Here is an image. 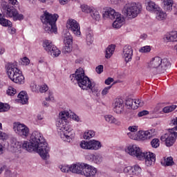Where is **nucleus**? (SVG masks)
Returning <instances> with one entry per match:
<instances>
[{
	"instance_id": "f257e3e1",
	"label": "nucleus",
	"mask_w": 177,
	"mask_h": 177,
	"mask_svg": "<svg viewBox=\"0 0 177 177\" xmlns=\"http://www.w3.org/2000/svg\"><path fill=\"white\" fill-rule=\"evenodd\" d=\"M18 145L29 153L37 151L43 160H46L49 157L50 149L48 147V143L45 141L44 136L39 131H34L32 133L30 142L24 141L23 143L18 142Z\"/></svg>"
},
{
	"instance_id": "f03ea898",
	"label": "nucleus",
	"mask_w": 177,
	"mask_h": 177,
	"mask_svg": "<svg viewBox=\"0 0 177 177\" xmlns=\"http://www.w3.org/2000/svg\"><path fill=\"white\" fill-rule=\"evenodd\" d=\"M70 117L68 111H62L59 113V118L56 122V126L58 132L60 133L62 139L66 142H71L74 139V130L67 124L66 120Z\"/></svg>"
},
{
	"instance_id": "7ed1b4c3",
	"label": "nucleus",
	"mask_w": 177,
	"mask_h": 177,
	"mask_svg": "<svg viewBox=\"0 0 177 177\" xmlns=\"http://www.w3.org/2000/svg\"><path fill=\"white\" fill-rule=\"evenodd\" d=\"M127 153L138 160H145L147 167H151L156 162V154L151 152H142L140 148L136 145H130L127 147Z\"/></svg>"
},
{
	"instance_id": "20e7f679",
	"label": "nucleus",
	"mask_w": 177,
	"mask_h": 177,
	"mask_svg": "<svg viewBox=\"0 0 177 177\" xmlns=\"http://www.w3.org/2000/svg\"><path fill=\"white\" fill-rule=\"evenodd\" d=\"M59 19V15L50 14L48 11H44V14L40 17V20L44 24V30L48 34H56L57 32V27L56 22Z\"/></svg>"
},
{
	"instance_id": "39448f33",
	"label": "nucleus",
	"mask_w": 177,
	"mask_h": 177,
	"mask_svg": "<svg viewBox=\"0 0 177 177\" xmlns=\"http://www.w3.org/2000/svg\"><path fill=\"white\" fill-rule=\"evenodd\" d=\"M149 67L156 70L155 74H162L171 68V61L168 58H161V57L156 56L151 59Z\"/></svg>"
},
{
	"instance_id": "423d86ee",
	"label": "nucleus",
	"mask_w": 177,
	"mask_h": 177,
	"mask_svg": "<svg viewBox=\"0 0 177 177\" xmlns=\"http://www.w3.org/2000/svg\"><path fill=\"white\" fill-rule=\"evenodd\" d=\"M6 71L8 77L11 81L21 85L24 84V76L21 73V71L17 68V64L15 62H8L6 64Z\"/></svg>"
},
{
	"instance_id": "0eeeda50",
	"label": "nucleus",
	"mask_w": 177,
	"mask_h": 177,
	"mask_svg": "<svg viewBox=\"0 0 177 177\" xmlns=\"http://www.w3.org/2000/svg\"><path fill=\"white\" fill-rule=\"evenodd\" d=\"M71 81L73 84H77L83 91H88L89 83L91 82L88 76L85 75V71L82 68L76 70L75 73L70 75Z\"/></svg>"
},
{
	"instance_id": "6e6552de",
	"label": "nucleus",
	"mask_w": 177,
	"mask_h": 177,
	"mask_svg": "<svg viewBox=\"0 0 177 177\" xmlns=\"http://www.w3.org/2000/svg\"><path fill=\"white\" fill-rule=\"evenodd\" d=\"M124 15L129 17V19H135L140 12H142V6L132 3L128 6L124 10Z\"/></svg>"
},
{
	"instance_id": "1a4fd4ad",
	"label": "nucleus",
	"mask_w": 177,
	"mask_h": 177,
	"mask_svg": "<svg viewBox=\"0 0 177 177\" xmlns=\"http://www.w3.org/2000/svg\"><path fill=\"white\" fill-rule=\"evenodd\" d=\"M43 48L49 55L54 57H57L62 53V51L49 40H44L43 41Z\"/></svg>"
},
{
	"instance_id": "9d476101",
	"label": "nucleus",
	"mask_w": 177,
	"mask_h": 177,
	"mask_svg": "<svg viewBox=\"0 0 177 177\" xmlns=\"http://www.w3.org/2000/svg\"><path fill=\"white\" fill-rule=\"evenodd\" d=\"M80 146L84 150H99L102 147V144L96 140H91L88 142L83 140Z\"/></svg>"
},
{
	"instance_id": "9b49d317",
	"label": "nucleus",
	"mask_w": 177,
	"mask_h": 177,
	"mask_svg": "<svg viewBox=\"0 0 177 177\" xmlns=\"http://www.w3.org/2000/svg\"><path fill=\"white\" fill-rule=\"evenodd\" d=\"M66 27L69 31H71L76 37H81V26L75 19H68L66 23Z\"/></svg>"
},
{
	"instance_id": "f8f14e48",
	"label": "nucleus",
	"mask_w": 177,
	"mask_h": 177,
	"mask_svg": "<svg viewBox=\"0 0 177 177\" xmlns=\"http://www.w3.org/2000/svg\"><path fill=\"white\" fill-rule=\"evenodd\" d=\"M13 129L15 133H17L22 138H27L30 135V129L20 122L14 123Z\"/></svg>"
},
{
	"instance_id": "ddd939ff",
	"label": "nucleus",
	"mask_w": 177,
	"mask_h": 177,
	"mask_svg": "<svg viewBox=\"0 0 177 177\" xmlns=\"http://www.w3.org/2000/svg\"><path fill=\"white\" fill-rule=\"evenodd\" d=\"M156 135V129H152L148 131H139L137 133V140H146L153 138Z\"/></svg>"
},
{
	"instance_id": "4468645a",
	"label": "nucleus",
	"mask_w": 177,
	"mask_h": 177,
	"mask_svg": "<svg viewBox=\"0 0 177 177\" xmlns=\"http://www.w3.org/2000/svg\"><path fill=\"white\" fill-rule=\"evenodd\" d=\"M104 10V12L103 13L104 19H111V20H114L118 16L121 15L119 12H115V10L107 7Z\"/></svg>"
},
{
	"instance_id": "2eb2a0df",
	"label": "nucleus",
	"mask_w": 177,
	"mask_h": 177,
	"mask_svg": "<svg viewBox=\"0 0 177 177\" xmlns=\"http://www.w3.org/2000/svg\"><path fill=\"white\" fill-rule=\"evenodd\" d=\"M2 9L3 13H5L6 17H10L15 16V13L17 12V9L15 6H11L10 4H3Z\"/></svg>"
},
{
	"instance_id": "dca6fc26",
	"label": "nucleus",
	"mask_w": 177,
	"mask_h": 177,
	"mask_svg": "<svg viewBox=\"0 0 177 177\" xmlns=\"http://www.w3.org/2000/svg\"><path fill=\"white\" fill-rule=\"evenodd\" d=\"M175 139H176V138L171 132H169V134L166 133L164 136H162L160 138V140H162V142H165V145L167 147H171V146H174V143H175Z\"/></svg>"
},
{
	"instance_id": "f3484780",
	"label": "nucleus",
	"mask_w": 177,
	"mask_h": 177,
	"mask_svg": "<svg viewBox=\"0 0 177 177\" xmlns=\"http://www.w3.org/2000/svg\"><path fill=\"white\" fill-rule=\"evenodd\" d=\"M122 56L126 63H129V62L132 60V56H133V50L131 46H125L123 48Z\"/></svg>"
},
{
	"instance_id": "a211bd4d",
	"label": "nucleus",
	"mask_w": 177,
	"mask_h": 177,
	"mask_svg": "<svg viewBox=\"0 0 177 177\" xmlns=\"http://www.w3.org/2000/svg\"><path fill=\"white\" fill-rule=\"evenodd\" d=\"M97 172V169L96 168L88 164L86 165V169H84V176L95 177L96 176Z\"/></svg>"
},
{
	"instance_id": "6ab92c4d",
	"label": "nucleus",
	"mask_w": 177,
	"mask_h": 177,
	"mask_svg": "<svg viewBox=\"0 0 177 177\" xmlns=\"http://www.w3.org/2000/svg\"><path fill=\"white\" fill-rule=\"evenodd\" d=\"M163 39L165 42H177V32L172 31L165 35Z\"/></svg>"
},
{
	"instance_id": "aec40b11",
	"label": "nucleus",
	"mask_w": 177,
	"mask_h": 177,
	"mask_svg": "<svg viewBox=\"0 0 177 177\" xmlns=\"http://www.w3.org/2000/svg\"><path fill=\"white\" fill-rule=\"evenodd\" d=\"M123 107L124 104H122V100L120 99L116 100L113 106L114 113H116V114H121Z\"/></svg>"
},
{
	"instance_id": "412c9836",
	"label": "nucleus",
	"mask_w": 177,
	"mask_h": 177,
	"mask_svg": "<svg viewBox=\"0 0 177 177\" xmlns=\"http://www.w3.org/2000/svg\"><path fill=\"white\" fill-rule=\"evenodd\" d=\"M17 97L19 98V103L22 104H27L28 102V96L27 95V93L24 91H21Z\"/></svg>"
},
{
	"instance_id": "4be33fe9",
	"label": "nucleus",
	"mask_w": 177,
	"mask_h": 177,
	"mask_svg": "<svg viewBox=\"0 0 177 177\" xmlns=\"http://www.w3.org/2000/svg\"><path fill=\"white\" fill-rule=\"evenodd\" d=\"M146 8L147 10H149V12H157L160 9L158 6H157L156 3L151 1H147Z\"/></svg>"
},
{
	"instance_id": "5701e85b",
	"label": "nucleus",
	"mask_w": 177,
	"mask_h": 177,
	"mask_svg": "<svg viewBox=\"0 0 177 177\" xmlns=\"http://www.w3.org/2000/svg\"><path fill=\"white\" fill-rule=\"evenodd\" d=\"M115 21L113 23V28H121L122 24H124V18L121 17V15L115 18Z\"/></svg>"
},
{
	"instance_id": "b1692460",
	"label": "nucleus",
	"mask_w": 177,
	"mask_h": 177,
	"mask_svg": "<svg viewBox=\"0 0 177 177\" xmlns=\"http://www.w3.org/2000/svg\"><path fill=\"white\" fill-rule=\"evenodd\" d=\"M163 4V9L171 12L172 10V5H174V0H162Z\"/></svg>"
},
{
	"instance_id": "393cba45",
	"label": "nucleus",
	"mask_w": 177,
	"mask_h": 177,
	"mask_svg": "<svg viewBox=\"0 0 177 177\" xmlns=\"http://www.w3.org/2000/svg\"><path fill=\"white\" fill-rule=\"evenodd\" d=\"M161 164L163 167H172V165H175V162H174V158L169 156L164 158V161H162Z\"/></svg>"
},
{
	"instance_id": "a878e982",
	"label": "nucleus",
	"mask_w": 177,
	"mask_h": 177,
	"mask_svg": "<svg viewBox=\"0 0 177 177\" xmlns=\"http://www.w3.org/2000/svg\"><path fill=\"white\" fill-rule=\"evenodd\" d=\"M89 89H91V91L92 93H93V95H96V96H99V95H100L99 88L97 87V86H96V84L95 82H91L89 83L88 90H89Z\"/></svg>"
},
{
	"instance_id": "bb28decb",
	"label": "nucleus",
	"mask_w": 177,
	"mask_h": 177,
	"mask_svg": "<svg viewBox=\"0 0 177 177\" xmlns=\"http://www.w3.org/2000/svg\"><path fill=\"white\" fill-rule=\"evenodd\" d=\"M114 50H115V45H110L106 49V55L105 57L106 59H110L111 56H113V53H114Z\"/></svg>"
},
{
	"instance_id": "cd10ccee",
	"label": "nucleus",
	"mask_w": 177,
	"mask_h": 177,
	"mask_svg": "<svg viewBox=\"0 0 177 177\" xmlns=\"http://www.w3.org/2000/svg\"><path fill=\"white\" fill-rule=\"evenodd\" d=\"M86 42L88 46L93 44V33L92 32L89 31L86 33Z\"/></svg>"
},
{
	"instance_id": "c85d7f7f",
	"label": "nucleus",
	"mask_w": 177,
	"mask_h": 177,
	"mask_svg": "<svg viewBox=\"0 0 177 177\" xmlns=\"http://www.w3.org/2000/svg\"><path fill=\"white\" fill-rule=\"evenodd\" d=\"M156 12H156L157 20L162 21V20H165V19H167V13H165L162 10H158Z\"/></svg>"
},
{
	"instance_id": "c756f323",
	"label": "nucleus",
	"mask_w": 177,
	"mask_h": 177,
	"mask_svg": "<svg viewBox=\"0 0 177 177\" xmlns=\"http://www.w3.org/2000/svg\"><path fill=\"white\" fill-rule=\"evenodd\" d=\"M91 16L94 19L96 20V21H99L100 20V14L99 13V11L96 10H91Z\"/></svg>"
},
{
	"instance_id": "7c9ffc66",
	"label": "nucleus",
	"mask_w": 177,
	"mask_h": 177,
	"mask_svg": "<svg viewBox=\"0 0 177 177\" xmlns=\"http://www.w3.org/2000/svg\"><path fill=\"white\" fill-rule=\"evenodd\" d=\"M0 24L3 27H12V22L5 18H0Z\"/></svg>"
},
{
	"instance_id": "2f4dec72",
	"label": "nucleus",
	"mask_w": 177,
	"mask_h": 177,
	"mask_svg": "<svg viewBox=\"0 0 177 177\" xmlns=\"http://www.w3.org/2000/svg\"><path fill=\"white\" fill-rule=\"evenodd\" d=\"M13 21H21V20H24V15H23V14H20L19 13V11H17L15 12V15H14V16L12 17Z\"/></svg>"
},
{
	"instance_id": "473e14b6",
	"label": "nucleus",
	"mask_w": 177,
	"mask_h": 177,
	"mask_svg": "<svg viewBox=\"0 0 177 177\" xmlns=\"http://www.w3.org/2000/svg\"><path fill=\"white\" fill-rule=\"evenodd\" d=\"M104 119L106 122H109V124H115V122H117V119H115V118L111 115H105Z\"/></svg>"
},
{
	"instance_id": "72a5a7b5",
	"label": "nucleus",
	"mask_w": 177,
	"mask_h": 177,
	"mask_svg": "<svg viewBox=\"0 0 177 177\" xmlns=\"http://www.w3.org/2000/svg\"><path fill=\"white\" fill-rule=\"evenodd\" d=\"M86 167V163H78V171H80V173H77V174L84 175Z\"/></svg>"
},
{
	"instance_id": "f704fd0d",
	"label": "nucleus",
	"mask_w": 177,
	"mask_h": 177,
	"mask_svg": "<svg viewBox=\"0 0 177 177\" xmlns=\"http://www.w3.org/2000/svg\"><path fill=\"white\" fill-rule=\"evenodd\" d=\"M176 105H169L167 106H165L162 109V111L163 113H172V111H174V110H175V109H176Z\"/></svg>"
},
{
	"instance_id": "c9c22d12",
	"label": "nucleus",
	"mask_w": 177,
	"mask_h": 177,
	"mask_svg": "<svg viewBox=\"0 0 177 177\" xmlns=\"http://www.w3.org/2000/svg\"><path fill=\"white\" fill-rule=\"evenodd\" d=\"M93 136H95V131L90 130L84 133L83 138L84 139L88 140V139H91V138H93Z\"/></svg>"
},
{
	"instance_id": "e433bc0d",
	"label": "nucleus",
	"mask_w": 177,
	"mask_h": 177,
	"mask_svg": "<svg viewBox=\"0 0 177 177\" xmlns=\"http://www.w3.org/2000/svg\"><path fill=\"white\" fill-rule=\"evenodd\" d=\"M9 109H10L9 104L0 102V113L8 111Z\"/></svg>"
},
{
	"instance_id": "4c0bfd02",
	"label": "nucleus",
	"mask_w": 177,
	"mask_h": 177,
	"mask_svg": "<svg viewBox=\"0 0 177 177\" xmlns=\"http://www.w3.org/2000/svg\"><path fill=\"white\" fill-rule=\"evenodd\" d=\"M133 175H139L142 172V168L138 165L132 167Z\"/></svg>"
},
{
	"instance_id": "58836bf2",
	"label": "nucleus",
	"mask_w": 177,
	"mask_h": 177,
	"mask_svg": "<svg viewBox=\"0 0 177 177\" xmlns=\"http://www.w3.org/2000/svg\"><path fill=\"white\" fill-rule=\"evenodd\" d=\"M151 145L153 149H157L158 147H160V140L158 138L153 139L151 141Z\"/></svg>"
},
{
	"instance_id": "ea45409f",
	"label": "nucleus",
	"mask_w": 177,
	"mask_h": 177,
	"mask_svg": "<svg viewBox=\"0 0 177 177\" xmlns=\"http://www.w3.org/2000/svg\"><path fill=\"white\" fill-rule=\"evenodd\" d=\"M78 163L77 164H73L71 166H70V171L71 172H73V174H78L80 173V170H78Z\"/></svg>"
},
{
	"instance_id": "a19ab883",
	"label": "nucleus",
	"mask_w": 177,
	"mask_h": 177,
	"mask_svg": "<svg viewBox=\"0 0 177 177\" xmlns=\"http://www.w3.org/2000/svg\"><path fill=\"white\" fill-rule=\"evenodd\" d=\"M82 12L84 13H91L92 12V9L88 5L83 4L81 6Z\"/></svg>"
},
{
	"instance_id": "79ce46f5",
	"label": "nucleus",
	"mask_w": 177,
	"mask_h": 177,
	"mask_svg": "<svg viewBox=\"0 0 177 177\" xmlns=\"http://www.w3.org/2000/svg\"><path fill=\"white\" fill-rule=\"evenodd\" d=\"M133 109H136L138 107H142L143 106V102L140 100H133Z\"/></svg>"
},
{
	"instance_id": "37998d69",
	"label": "nucleus",
	"mask_w": 177,
	"mask_h": 177,
	"mask_svg": "<svg viewBox=\"0 0 177 177\" xmlns=\"http://www.w3.org/2000/svg\"><path fill=\"white\" fill-rule=\"evenodd\" d=\"M73 50V46H66L62 48V53H64V55H66V53H71Z\"/></svg>"
},
{
	"instance_id": "c03bdc74",
	"label": "nucleus",
	"mask_w": 177,
	"mask_h": 177,
	"mask_svg": "<svg viewBox=\"0 0 177 177\" xmlns=\"http://www.w3.org/2000/svg\"><path fill=\"white\" fill-rule=\"evenodd\" d=\"M2 129V123H0V140H6L8 139V134L6 133L2 132L1 130Z\"/></svg>"
},
{
	"instance_id": "a18cd8bd",
	"label": "nucleus",
	"mask_w": 177,
	"mask_h": 177,
	"mask_svg": "<svg viewBox=\"0 0 177 177\" xmlns=\"http://www.w3.org/2000/svg\"><path fill=\"white\" fill-rule=\"evenodd\" d=\"M16 93H17L16 90L15 89V88L12 86H10L7 90V95H8L9 96H13L16 95Z\"/></svg>"
},
{
	"instance_id": "49530a36",
	"label": "nucleus",
	"mask_w": 177,
	"mask_h": 177,
	"mask_svg": "<svg viewBox=\"0 0 177 177\" xmlns=\"http://www.w3.org/2000/svg\"><path fill=\"white\" fill-rule=\"evenodd\" d=\"M151 50V48H150V46H145L142 47L139 52H140L141 53H147L149 52H150Z\"/></svg>"
},
{
	"instance_id": "de8ad7c7",
	"label": "nucleus",
	"mask_w": 177,
	"mask_h": 177,
	"mask_svg": "<svg viewBox=\"0 0 177 177\" xmlns=\"http://www.w3.org/2000/svg\"><path fill=\"white\" fill-rule=\"evenodd\" d=\"M132 167L128 166L124 169V173L128 174L129 175H133V171Z\"/></svg>"
},
{
	"instance_id": "09e8293b",
	"label": "nucleus",
	"mask_w": 177,
	"mask_h": 177,
	"mask_svg": "<svg viewBox=\"0 0 177 177\" xmlns=\"http://www.w3.org/2000/svg\"><path fill=\"white\" fill-rule=\"evenodd\" d=\"M126 106L131 107V109H133V107H135L133 104V100L131 98L127 99L126 100Z\"/></svg>"
},
{
	"instance_id": "8fccbe9b",
	"label": "nucleus",
	"mask_w": 177,
	"mask_h": 177,
	"mask_svg": "<svg viewBox=\"0 0 177 177\" xmlns=\"http://www.w3.org/2000/svg\"><path fill=\"white\" fill-rule=\"evenodd\" d=\"M102 161V156H100V155H94L93 162H95V164H100Z\"/></svg>"
},
{
	"instance_id": "3c124183",
	"label": "nucleus",
	"mask_w": 177,
	"mask_h": 177,
	"mask_svg": "<svg viewBox=\"0 0 177 177\" xmlns=\"http://www.w3.org/2000/svg\"><path fill=\"white\" fill-rule=\"evenodd\" d=\"M127 136L133 140H138V133L136 134L135 133L129 132L127 133Z\"/></svg>"
},
{
	"instance_id": "603ef678",
	"label": "nucleus",
	"mask_w": 177,
	"mask_h": 177,
	"mask_svg": "<svg viewBox=\"0 0 177 177\" xmlns=\"http://www.w3.org/2000/svg\"><path fill=\"white\" fill-rule=\"evenodd\" d=\"M65 45L68 46H73V38L71 37H66L64 40Z\"/></svg>"
},
{
	"instance_id": "864d4df0",
	"label": "nucleus",
	"mask_w": 177,
	"mask_h": 177,
	"mask_svg": "<svg viewBox=\"0 0 177 177\" xmlns=\"http://www.w3.org/2000/svg\"><path fill=\"white\" fill-rule=\"evenodd\" d=\"M113 86L111 85V86H106V87H105L103 90H102V96H106V95H107V93H109V91H110V89H111V87H112Z\"/></svg>"
},
{
	"instance_id": "5fc2aeb1",
	"label": "nucleus",
	"mask_w": 177,
	"mask_h": 177,
	"mask_svg": "<svg viewBox=\"0 0 177 177\" xmlns=\"http://www.w3.org/2000/svg\"><path fill=\"white\" fill-rule=\"evenodd\" d=\"M48 89L49 88L48 87V86L46 84H44L40 86L39 91L41 92V93H45V92H46Z\"/></svg>"
},
{
	"instance_id": "6e6d98bb",
	"label": "nucleus",
	"mask_w": 177,
	"mask_h": 177,
	"mask_svg": "<svg viewBox=\"0 0 177 177\" xmlns=\"http://www.w3.org/2000/svg\"><path fill=\"white\" fill-rule=\"evenodd\" d=\"M21 64H23V66H28V64H30V59L27 57H24L21 59Z\"/></svg>"
},
{
	"instance_id": "4d7b16f0",
	"label": "nucleus",
	"mask_w": 177,
	"mask_h": 177,
	"mask_svg": "<svg viewBox=\"0 0 177 177\" xmlns=\"http://www.w3.org/2000/svg\"><path fill=\"white\" fill-rule=\"evenodd\" d=\"M169 131L176 138H177V125L172 129H169Z\"/></svg>"
},
{
	"instance_id": "13d9d810",
	"label": "nucleus",
	"mask_w": 177,
	"mask_h": 177,
	"mask_svg": "<svg viewBox=\"0 0 177 177\" xmlns=\"http://www.w3.org/2000/svg\"><path fill=\"white\" fill-rule=\"evenodd\" d=\"M103 65H99L96 67L95 68V71L97 74H102V71H103Z\"/></svg>"
},
{
	"instance_id": "bf43d9fd",
	"label": "nucleus",
	"mask_w": 177,
	"mask_h": 177,
	"mask_svg": "<svg viewBox=\"0 0 177 177\" xmlns=\"http://www.w3.org/2000/svg\"><path fill=\"white\" fill-rule=\"evenodd\" d=\"M129 131H130V132L135 133V132H138V127L136 126H130L128 128Z\"/></svg>"
},
{
	"instance_id": "052dcab7",
	"label": "nucleus",
	"mask_w": 177,
	"mask_h": 177,
	"mask_svg": "<svg viewBox=\"0 0 177 177\" xmlns=\"http://www.w3.org/2000/svg\"><path fill=\"white\" fill-rule=\"evenodd\" d=\"M71 118H72L73 120H75V121H80V117H78V115H77L75 113H72L70 115Z\"/></svg>"
},
{
	"instance_id": "680f3d73",
	"label": "nucleus",
	"mask_w": 177,
	"mask_h": 177,
	"mask_svg": "<svg viewBox=\"0 0 177 177\" xmlns=\"http://www.w3.org/2000/svg\"><path fill=\"white\" fill-rule=\"evenodd\" d=\"M86 158L88 160V161H94L95 154L90 153L86 156Z\"/></svg>"
},
{
	"instance_id": "e2e57ef3",
	"label": "nucleus",
	"mask_w": 177,
	"mask_h": 177,
	"mask_svg": "<svg viewBox=\"0 0 177 177\" xmlns=\"http://www.w3.org/2000/svg\"><path fill=\"white\" fill-rule=\"evenodd\" d=\"M149 114V111L144 110L142 111H140L138 113V117H143L144 115H147Z\"/></svg>"
},
{
	"instance_id": "0e129e2a",
	"label": "nucleus",
	"mask_w": 177,
	"mask_h": 177,
	"mask_svg": "<svg viewBox=\"0 0 177 177\" xmlns=\"http://www.w3.org/2000/svg\"><path fill=\"white\" fill-rule=\"evenodd\" d=\"M46 102H49V100L50 102H53V100H55V98L53 97L52 93H49L48 97H46Z\"/></svg>"
},
{
	"instance_id": "69168bd1",
	"label": "nucleus",
	"mask_w": 177,
	"mask_h": 177,
	"mask_svg": "<svg viewBox=\"0 0 177 177\" xmlns=\"http://www.w3.org/2000/svg\"><path fill=\"white\" fill-rule=\"evenodd\" d=\"M62 172H68L70 171V167L68 166H62L61 167Z\"/></svg>"
},
{
	"instance_id": "338daca9",
	"label": "nucleus",
	"mask_w": 177,
	"mask_h": 177,
	"mask_svg": "<svg viewBox=\"0 0 177 177\" xmlns=\"http://www.w3.org/2000/svg\"><path fill=\"white\" fill-rule=\"evenodd\" d=\"M114 82V79H113V77H108L104 82L106 85H110V84H111V82Z\"/></svg>"
},
{
	"instance_id": "774afa93",
	"label": "nucleus",
	"mask_w": 177,
	"mask_h": 177,
	"mask_svg": "<svg viewBox=\"0 0 177 177\" xmlns=\"http://www.w3.org/2000/svg\"><path fill=\"white\" fill-rule=\"evenodd\" d=\"M17 3H19L17 0H8V5H12V6H15V5H17Z\"/></svg>"
}]
</instances>
